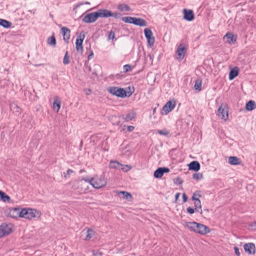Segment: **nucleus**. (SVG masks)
<instances>
[{"label": "nucleus", "instance_id": "obj_51", "mask_svg": "<svg viewBox=\"0 0 256 256\" xmlns=\"http://www.w3.org/2000/svg\"><path fill=\"white\" fill-rule=\"evenodd\" d=\"M187 212L190 214H192L194 213V210L191 207H188L187 208Z\"/></svg>", "mask_w": 256, "mask_h": 256}, {"label": "nucleus", "instance_id": "obj_23", "mask_svg": "<svg viewBox=\"0 0 256 256\" xmlns=\"http://www.w3.org/2000/svg\"><path fill=\"white\" fill-rule=\"evenodd\" d=\"M193 200L194 201V205L196 210L200 212V214H202V205H201L200 200Z\"/></svg>", "mask_w": 256, "mask_h": 256}, {"label": "nucleus", "instance_id": "obj_25", "mask_svg": "<svg viewBox=\"0 0 256 256\" xmlns=\"http://www.w3.org/2000/svg\"><path fill=\"white\" fill-rule=\"evenodd\" d=\"M14 210L18 211L19 212V216L22 218H26V214L28 212V210L26 208H23L22 210H20L19 208H14Z\"/></svg>", "mask_w": 256, "mask_h": 256}, {"label": "nucleus", "instance_id": "obj_12", "mask_svg": "<svg viewBox=\"0 0 256 256\" xmlns=\"http://www.w3.org/2000/svg\"><path fill=\"white\" fill-rule=\"evenodd\" d=\"M244 250L248 254H254L256 252L255 245L253 243H248L244 245Z\"/></svg>", "mask_w": 256, "mask_h": 256}, {"label": "nucleus", "instance_id": "obj_33", "mask_svg": "<svg viewBox=\"0 0 256 256\" xmlns=\"http://www.w3.org/2000/svg\"><path fill=\"white\" fill-rule=\"evenodd\" d=\"M134 18L132 16H125L122 17V20L123 22L126 23L133 24L134 21Z\"/></svg>", "mask_w": 256, "mask_h": 256}, {"label": "nucleus", "instance_id": "obj_59", "mask_svg": "<svg viewBox=\"0 0 256 256\" xmlns=\"http://www.w3.org/2000/svg\"><path fill=\"white\" fill-rule=\"evenodd\" d=\"M93 56V53L92 52L88 56V59H90V58Z\"/></svg>", "mask_w": 256, "mask_h": 256}, {"label": "nucleus", "instance_id": "obj_20", "mask_svg": "<svg viewBox=\"0 0 256 256\" xmlns=\"http://www.w3.org/2000/svg\"><path fill=\"white\" fill-rule=\"evenodd\" d=\"M136 113L134 112H130L128 114L124 116H122V118L126 122H129L132 120L136 117Z\"/></svg>", "mask_w": 256, "mask_h": 256}, {"label": "nucleus", "instance_id": "obj_27", "mask_svg": "<svg viewBox=\"0 0 256 256\" xmlns=\"http://www.w3.org/2000/svg\"><path fill=\"white\" fill-rule=\"evenodd\" d=\"M12 23L9 21L0 18V26L4 28H8L11 26Z\"/></svg>", "mask_w": 256, "mask_h": 256}, {"label": "nucleus", "instance_id": "obj_43", "mask_svg": "<svg viewBox=\"0 0 256 256\" xmlns=\"http://www.w3.org/2000/svg\"><path fill=\"white\" fill-rule=\"evenodd\" d=\"M114 36H115L114 32L112 30H111L108 34V40H113L114 38Z\"/></svg>", "mask_w": 256, "mask_h": 256}, {"label": "nucleus", "instance_id": "obj_57", "mask_svg": "<svg viewBox=\"0 0 256 256\" xmlns=\"http://www.w3.org/2000/svg\"><path fill=\"white\" fill-rule=\"evenodd\" d=\"M86 68L90 72L91 71V68L90 66H86Z\"/></svg>", "mask_w": 256, "mask_h": 256}, {"label": "nucleus", "instance_id": "obj_34", "mask_svg": "<svg viewBox=\"0 0 256 256\" xmlns=\"http://www.w3.org/2000/svg\"><path fill=\"white\" fill-rule=\"evenodd\" d=\"M58 97L56 96L54 98V102L53 103V108H57L56 112H58L60 108V102L58 100Z\"/></svg>", "mask_w": 256, "mask_h": 256}, {"label": "nucleus", "instance_id": "obj_13", "mask_svg": "<svg viewBox=\"0 0 256 256\" xmlns=\"http://www.w3.org/2000/svg\"><path fill=\"white\" fill-rule=\"evenodd\" d=\"M98 18H108L111 15V11L106 9H100L96 12Z\"/></svg>", "mask_w": 256, "mask_h": 256}, {"label": "nucleus", "instance_id": "obj_5", "mask_svg": "<svg viewBox=\"0 0 256 256\" xmlns=\"http://www.w3.org/2000/svg\"><path fill=\"white\" fill-rule=\"evenodd\" d=\"M98 18L96 12H91L86 14L84 17L82 21L86 23H92L96 22Z\"/></svg>", "mask_w": 256, "mask_h": 256}, {"label": "nucleus", "instance_id": "obj_11", "mask_svg": "<svg viewBox=\"0 0 256 256\" xmlns=\"http://www.w3.org/2000/svg\"><path fill=\"white\" fill-rule=\"evenodd\" d=\"M186 52V48L182 46V44H180L178 48V50L176 52V54L178 55L177 59L180 60H182Z\"/></svg>", "mask_w": 256, "mask_h": 256}, {"label": "nucleus", "instance_id": "obj_52", "mask_svg": "<svg viewBox=\"0 0 256 256\" xmlns=\"http://www.w3.org/2000/svg\"><path fill=\"white\" fill-rule=\"evenodd\" d=\"M162 171L163 174L164 172H170V169L168 168H162Z\"/></svg>", "mask_w": 256, "mask_h": 256}, {"label": "nucleus", "instance_id": "obj_15", "mask_svg": "<svg viewBox=\"0 0 256 256\" xmlns=\"http://www.w3.org/2000/svg\"><path fill=\"white\" fill-rule=\"evenodd\" d=\"M184 18L188 21H192L194 19V14L192 10H184Z\"/></svg>", "mask_w": 256, "mask_h": 256}, {"label": "nucleus", "instance_id": "obj_26", "mask_svg": "<svg viewBox=\"0 0 256 256\" xmlns=\"http://www.w3.org/2000/svg\"><path fill=\"white\" fill-rule=\"evenodd\" d=\"M118 8L122 12H129L130 10V7L128 4H120L118 6Z\"/></svg>", "mask_w": 256, "mask_h": 256}, {"label": "nucleus", "instance_id": "obj_28", "mask_svg": "<svg viewBox=\"0 0 256 256\" xmlns=\"http://www.w3.org/2000/svg\"><path fill=\"white\" fill-rule=\"evenodd\" d=\"M95 232L92 230L88 228L86 232V235L85 238V240H89L94 236Z\"/></svg>", "mask_w": 256, "mask_h": 256}, {"label": "nucleus", "instance_id": "obj_55", "mask_svg": "<svg viewBox=\"0 0 256 256\" xmlns=\"http://www.w3.org/2000/svg\"><path fill=\"white\" fill-rule=\"evenodd\" d=\"M180 194L179 192H178L176 194L175 196V201L176 202L178 200V198L180 196Z\"/></svg>", "mask_w": 256, "mask_h": 256}, {"label": "nucleus", "instance_id": "obj_56", "mask_svg": "<svg viewBox=\"0 0 256 256\" xmlns=\"http://www.w3.org/2000/svg\"><path fill=\"white\" fill-rule=\"evenodd\" d=\"M87 90V92H86V95H89L90 94H91L92 90L90 89H88V90Z\"/></svg>", "mask_w": 256, "mask_h": 256}, {"label": "nucleus", "instance_id": "obj_58", "mask_svg": "<svg viewBox=\"0 0 256 256\" xmlns=\"http://www.w3.org/2000/svg\"><path fill=\"white\" fill-rule=\"evenodd\" d=\"M4 192L0 190V199H2V196L4 195Z\"/></svg>", "mask_w": 256, "mask_h": 256}, {"label": "nucleus", "instance_id": "obj_37", "mask_svg": "<svg viewBox=\"0 0 256 256\" xmlns=\"http://www.w3.org/2000/svg\"><path fill=\"white\" fill-rule=\"evenodd\" d=\"M63 63L64 64H68L70 63V58L68 55V52L66 51L65 53V55L63 60Z\"/></svg>", "mask_w": 256, "mask_h": 256}, {"label": "nucleus", "instance_id": "obj_22", "mask_svg": "<svg viewBox=\"0 0 256 256\" xmlns=\"http://www.w3.org/2000/svg\"><path fill=\"white\" fill-rule=\"evenodd\" d=\"M197 223L198 222H186V226L191 231H193V232H196Z\"/></svg>", "mask_w": 256, "mask_h": 256}, {"label": "nucleus", "instance_id": "obj_21", "mask_svg": "<svg viewBox=\"0 0 256 256\" xmlns=\"http://www.w3.org/2000/svg\"><path fill=\"white\" fill-rule=\"evenodd\" d=\"M238 74V69L237 68H234L232 69L229 74V79L232 80Z\"/></svg>", "mask_w": 256, "mask_h": 256}, {"label": "nucleus", "instance_id": "obj_42", "mask_svg": "<svg viewBox=\"0 0 256 256\" xmlns=\"http://www.w3.org/2000/svg\"><path fill=\"white\" fill-rule=\"evenodd\" d=\"M1 200L4 202H9L10 200V197L4 192V195L2 196Z\"/></svg>", "mask_w": 256, "mask_h": 256}, {"label": "nucleus", "instance_id": "obj_50", "mask_svg": "<svg viewBox=\"0 0 256 256\" xmlns=\"http://www.w3.org/2000/svg\"><path fill=\"white\" fill-rule=\"evenodd\" d=\"M234 252H235L237 256H240V252L239 248L238 247L235 246L234 248Z\"/></svg>", "mask_w": 256, "mask_h": 256}, {"label": "nucleus", "instance_id": "obj_54", "mask_svg": "<svg viewBox=\"0 0 256 256\" xmlns=\"http://www.w3.org/2000/svg\"><path fill=\"white\" fill-rule=\"evenodd\" d=\"M134 130V126H128V131L132 132Z\"/></svg>", "mask_w": 256, "mask_h": 256}, {"label": "nucleus", "instance_id": "obj_19", "mask_svg": "<svg viewBox=\"0 0 256 256\" xmlns=\"http://www.w3.org/2000/svg\"><path fill=\"white\" fill-rule=\"evenodd\" d=\"M228 162L232 165H238L241 164V160L236 156H230L228 158Z\"/></svg>", "mask_w": 256, "mask_h": 256}, {"label": "nucleus", "instance_id": "obj_44", "mask_svg": "<svg viewBox=\"0 0 256 256\" xmlns=\"http://www.w3.org/2000/svg\"><path fill=\"white\" fill-rule=\"evenodd\" d=\"M110 16H113L116 18H118L121 16V14L116 12H111V15Z\"/></svg>", "mask_w": 256, "mask_h": 256}, {"label": "nucleus", "instance_id": "obj_8", "mask_svg": "<svg viewBox=\"0 0 256 256\" xmlns=\"http://www.w3.org/2000/svg\"><path fill=\"white\" fill-rule=\"evenodd\" d=\"M236 35H234L230 32H227L224 37V40L226 41V42L230 44H234L236 42Z\"/></svg>", "mask_w": 256, "mask_h": 256}, {"label": "nucleus", "instance_id": "obj_38", "mask_svg": "<svg viewBox=\"0 0 256 256\" xmlns=\"http://www.w3.org/2000/svg\"><path fill=\"white\" fill-rule=\"evenodd\" d=\"M203 176L202 173H195L192 175V178L196 180H199L202 178Z\"/></svg>", "mask_w": 256, "mask_h": 256}, {"label": "nucleus", "instance_id": "obj_41", "mask_svg": "<svg viewBox=\"0 0 256 256\" xmlns=\"http://www.w3.org/2000/svg\"><path fill=\"white\" fill-rule=\"evenodd\" d=\"M144 35H145L146 37L152 35V30H150V29L149 28H146L144 30Z\"/></svg>", "mask_w": 256, "mask_h": 256}, {"label": "nucleus", "instance_id": "obj_7", "mask_svg": "<svg viewBox=\"0 0 256 256\" xmlns=\"http://www.w3.org/2000/svg\"><path fill=\"white\" fill-rule=\"evenodd\" d=\"M40 215L41 213L40 211L36 209L28 208L26 218L31 220L34 218H40Z\"/></svg>", "mask_w": 256, "mask_h": 256}, {"label": "nucleus", "instance_id": "obj_16", "mask_svg": "<svg viewBox=\"0 0 256 256\" xmlns=\"http://www.w3.org/2000/svg\"><path fill=\"white\" fill-rule=\"evenodd\" d=\"M200 163L197 161H192L188 164L189 170H194L198 172L200 169Z\"/></svg>", "mask_w": 256, "mask_h": 256}, {"label": "nucleus", "instance_id": "obj_1", "mask_svg": "<svg viewBox=\"0 0 256 256\" xmlns=\"http://www.w3.org/2000/svg\"><path fill=\"white\" fill-rule=\"evenodd\" d=\"M85 180L88 182L94 188L98 189L104 186L107 184L106 180L102 176L100 177L92 178L88 180Z\"/></svg>", "mask_w": 256, "mask_h": 256}, {"label": "nucleus", "instance_id": "obj_14", "mask_svg": "<svg viewBox=\"0 0 256 256\" xmlns=\"http://www.w3.org/2000/svg\"><path fill=\"white\" fill-rule=\"evenodd\" d=\"M61 31L63 35V39L66 43L68 42L70 38V30L66 27H62Z\"/></svg>", "mask_w": 256, "mask_h": 256}, {"label": "nucleus", "instance_id": "obj_30", "mask_svg": "<svg viewBox=\"0 0 256 256\" xmlns=\"http://www.w3.org/2000/svg\"><path fill=\"white\" fill-rule=\"evenodd\" d=\"M48 44L54 46L56 45V40L54 36L48 38L47 40Z\"/></svg>", "mask_w": 256, "mask_h": 256}, {"label": "nucleus", "instance_id": "obj_61", "mask_svg": "<svg viewBox=\"0 0 256 256\" xmlns=\"http://www.w3.org/2000/svg\"><path fill=\"white\" fill-rule=\"evenodd\" d=\"M90 3L88 2H86L85 4H89Z\"/></svg>", "mask_w": 256, "mask_h": 256}, {"label": "nucleus", "instance_id": "obj_49", "mask_svg": "<svg viewBox=\"0 0 256 256\" xmlns=\"http://www.w3.org/2000/svg\"><path fill=\"white\" fill-rule=\"evenodd\" d=\"M175 182L179 184H182L183 182V180L180 177H178L176 179Z\"/></svg>", "mask_w": 256, "mask_h": 256}, {"label": "nucleus", "instance_id": "obj_6", "mask_svg": "<svg viewBox=\"0 0 256 256\" xmlns=\"http://www.w3.org/2000/svg\"><path fill=\"white\" fill-rule=\"evenodd\" d=\"M175 103H172V101L170 100L166 103V104L163 106L161 114L162 115L167 114L170 112L175 106Z\"/></svg>", "mask_w": 256, "mask_h": 256}, {"label": "nucleus", "instance_id": "obj_35", "mask_svg": "<svg viewBox=\"0 0 256 256\" xmlns=\"http://www.w3.org/2000/svg\"><path fill=\"white\" fill-rule=\"evenodd\" d=\"M146 38L148 40V45L150 46H153L155 42V40L154 38L152 36V35L146 36Z\"/></svg>", "mask_w": 256, "mask_h": 256}, {"label": "nucleus", "instance_id": "obj_3", "mask_svg": "<svg viewBox=\"0 0 256 256\" xmlns=\"http://www.w3.org/2000/svg\"><path fill=\"white\" fill-rule=\"evenodd\" d=\"M217 115L222 120L226 121L228 118V110L226 104H222L218 110Z\"/></svg>", "mask_w": 256, "mask_h": 256}, {"label": "nucleus", "instance_id": "obj_17", "mask_svg": "<svg viewBox=\"0 0 256 256\" xmlns=\"http://www.w3.org/2000/svg\"><path fill=\"white\" fill-rule=\"evenodd\" d=\"M134 24L140 26H147L146 22L142 18H134Z\"/></svg>", "mask_w": 256, "mask_h": 256}, {"label": "nucleus", "instance_id": "obj_32", "mask_svg": "<svg viewBox=\"0 0 256 256\" xmlns=\"http://www.w3.org/2000/svg\"><path fill=\"white\" fill-rule=\"evenodd\" d=\"M132 169V166L130 165H124L120 164L119 170H122L124 172H128Z\"/></svg>", "mask_w": 256, "mask_h": 256}, {"label": "nucleus", "instance_id": "obj_31", "mask_svg": "<svg viewBox=\"0 0 256 256\" xmlns=\"http://www.w3.org/2000/svg\"><path fill=\"white\" fill-rule=\"evenodd\" d=\"M164 174L162 170V168H160L156 170L154 172V176L156 178H160L163 176Z\"/></svg>", "mask_w": 256, "mask_h": 256}, {"label": "nucleus", "instance_id": "obj_46", "mask_svg": "<svg viewBox=\"0 0 256 256\" xmlns=\"http://www.w3.org/2000/svg\"><path fill=\"white\" fill-rule=\"evenodd\" d=\"M117 119H118V118L116 116H112L111 117V120L112 121H114L116 122L115 123H113L114 124L118 125L120 124V122L118 120H116Z\"/></svg>", "mask_w": 256, "mask_h": 256}, {"label": "nucleus", "instance_id": "obj_18", "mask_svg": "<svg viewBox=\"0 0 256 256\" xmlns=\"http://www.w3.org/2000/svg\"><path fill=\"white\" fill-rule=\"evenodd\" d=\"M116 192L118 195L122 194V197L123 198L127 200L130 202L132 201V194L130 193L125 191L117 192Z\"/></svg>", "mask_w": 256, "mask_h": 256}, {"label": "nucleus", "instance_id": "obj_24", "mask_svg": "<svg viewBox=\"0 0 256 256\" xmlns=\"http://www.w3.org/2000/svg\"><path fill=\"white\" fill-rule=\"evenodd\" d=\"M256 108V104L254 101L250 100L246 104V108L248 110H252L255 109Z\"/></svg>", "mask_w": 256, "mask_h": 256}, {"label": "nucleus", "instance_id": "obj_2", "mask_svg": "<svg viewBox=\"0 0 256 256\" xmlns=\"http://www.w3.org/2000/svg\"><path fill=\"white\" fill-rule=\"evenodd\" d=\"M108 91L112 95L118 97L124 98L127 96L126 92L123 88L116 86H110L108 88Z\"/></svg>", "mask_w": 256, "mask_h": 256}, {"label": "nucleus", "instance_id": "obj_4", "mask_svg": "<svg viewBox=\"0 0 256 256\" xmlns=\"http://www.w3.org/2000/svg\"><path fill=\"white\" fill-rule=\"evenodd\" d=\"M84 37L85 32L82 31L80 33L78 38H76V50L78 52L82 53L83 52L82 42Z\"/></svg>", "mask_w": 256, "mask_h": 256}, {"label": "nucleus", "instance_id": "obj_9", "mask_svg": "<svg viewBox=\"0 0 256 256\" xmlns=\"http://www.w3.org/2000/svg\"><path fill=\"white\" fill-rule=\"evenodd\" d=\"M210 232V230L208 226L202 224L197 223L196 232L204 235Z\"/></svg>", "mask_w": 256, "mask_h": 256}, {"label": "nucleus", "instance_id": "obj_39", "mask_svg": "<svg viewBox=\"0 0 256 256\" xmlns=\"http://www.w3.org/2000/svg\"><path fill=\"white\" fill-rule=\"evenodd\" d=\"M202 196V195L200 194V191L196 192L192 196V200H199V198Z\"/></svg>", "mask_w": 256, "mask_h": 256}, {"label": "nucleus", "instance_id": "obj_62", "mask_svg": "<svg viewBox=\"0 0 256 256\" xmlns=\"http://www.w3.org/2000/svg\"><path fill=\"white\" fill-rule=\"evenodd\" d=\"M255 224H256V222H255Z\"/></svg>", "mask_w": 256, "mask_h": 256}, {"label": "nucleus", "instance_id": "obj_45", "mask_svg": "<svg viewBox=\"0 0 256 256\" xmlns=\"http://www.w3.org/2000/svg\"><path fill=\"white\" fill-rule=\"evenodd\" d=\"M124 71L127 72L131 70V67L129 64H126L123 66Z\"/></svg>", "mask_w": 256, "mask_h": 256}, {"label": "nucleus", "instance_id": "obj_60", "mask_svg": "<svg viewBox=\"0 0 256 256\" xmlns=\"http://www.w3.org/2000/svg\"><path fill=\"white\" fill-rule=\"evenodd\" d=\"M131 94H132V93L130 92V93L128 94V96H130V95H131Z\"/></svg>", "mask_w": 256, "mask_h": 256}, {"label": "nucleus", "instance_id": "obj_40", "mask_svg": "<svg viewBox=\"0 0 256 256\" xmlns=\"http://www.w3.org/2000/svg\"><path fill=\"white\" fill-rule=\"evenodd\" d=\"M158 133L160 134L168 136L169 134V132L166 129H163L158 130Z\"/></svg>", "mask_w": 256, "mask_h": 256}, {"label": "nucleus", "instance_id": "obj_10", "mask_svg": "<svg viewBox=\"0 0 256 256\" xmlns=\"http://www.w3.org/2000/svg\"><path fill=\"white\" fill-rule=\"evenodd\" d=\"M11 232V228L6 224H2L0 226V238L9 234Z\"/></svg>", "mask_w": 256, "mask_h": 256}, {"label": "nucleus", "instance_id": "obj_29", "mask_svg": "<svg viewBox=\"0 0 256 256\" xmlns=\"http://www.w3.org/2000/svg\"><path fill=\"white\" fill-rule=\"evenodd\" d=\"M120 164L117 161H111L109 164L110 168L119 169Z\"/></svg>", "mask_w": 256, "mask_h": 256}, {"label": "nucleus", "instance_id": "obj_36", "mask_svg": "<svg viewBox=\"0 0 256 256\" xmlns=\"http://www.w3.org/2000/svg\"><path fill=\"white\" fill-rule=\"evenodd\" d=\"M202 87V81L200 80H198L195 82V84L194 85V88L196 90H198V92L201 90Z\"/></svg>", "mask_w": 256, "mask_h": 256}, {"label": "nucleus", "instance_id": "obj_47", "mask_svg": "<svg viewBox=\"0 0 256 256\" xmlns=\"http://www.w3.org/2000/svg\"><path fill=\"white\" fill-rule=\"evenodd\" d=\"M74 172V171L70 169H68L66 171V174H65V173H64V178H66L68 177V176L70 175V174H72Z\"/></svg>", "mask_w": 256, "mask_h": 256}, {"label": "nucleus", "instance_id": "obj_53", "mask_svg": "<svg viewBox=\"0 0 256 256\" xmlns=\"http://www.w3.org/2000/svg\"><path fill=\"white\" fill-rule=\"evenodd\" d=\"M188 196H186V194L185 193H184L182 194V199H183V202H186L187 200H188Z\"/></svg>", "mask_w": 256, "mask_h": 256}, {"label": "nucleus", "instance_id": "obj_48", "mask_svg": "<svg viewBox=\"0 0 256 256\" xmlns=\"http://www.w3.org/2000/svg\"><path fill=\"white\" fill-rule=\"evenodd\" d=\"M92 254H93V255L94 256H102V252H99V251L93 250Z\"/></svg>", "mask_w": 256, "mask_h": 256}]
</instances>
